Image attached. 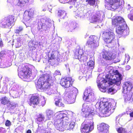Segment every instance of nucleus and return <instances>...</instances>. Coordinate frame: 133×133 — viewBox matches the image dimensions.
I'll use <instances>...</instances> for the list:
<instances>
[{
    "label": "nucleus",
    "mask_w": 133,
    "mask_h": 133,
    "mask_svg": "<svg viewBox=\"0 0 133 133\" xmlns=\"http://www.w3.org/2000/svg\"><path fill=\"white\" fill-rule=\"evenodd\" d=\"M31 133V131L30 129H29V130H28L27 131V132H26V133Z\"/></svg>",
    "instance_id": "47"
},
{
    "label": "nucleus",
    "mask_w": 133,
    "mask_h": 133,
    "mask_svg": "<svg viewBox=\"0 0 133 133\" xmlns=\"http://www.w3.org/2000/svg\"><path fill=\"white\" fill-rule=\"evenodd\" d=\"M0 67L1 68H3V66H2V65H1Z\"/></svg>",
    "instance_id": "50"
},
{
    "label": "nucleus",
    "mask_w": 133,
    "mask_h": 133,
    "mask_svg": "<svg viewBox=\"0 0 133 133\" xmlns=\"http://www.w3.org/2000/svg\"><path fill=\"white\" fill-rule=\"evenodd\" d=\"M76 1L77 0H69V2L71 4H72L73 5H75Z\"/></svg>",
    "instance_id": "40"
},
{
    "label": "nucleus",
    "mask_w": 133,
    "mask_h": 133,
    "mask_svg": "<svg viewBox=\"0 0 133 133\" xmlns=\"http://www.w3.org/2000/svg\"><path fill=\"white\" fill-rule=\"evenodd\" d=\"M54 80L51 75L47 74H42L35 82L36 87L38 90H48L53 85Z\"/></svg>",
    "instance_id": "2"
},
{
    "label": "nucleus",
    "mask_w": 133,
    "mask_h": 133,
    "mask_svg": "<svg viewBox=\"0 0 133 133\" xmlns=\"http://www.w3.org/2000/svg\"><path fill=\"white\" fill-rule=\"evenodd\" d=\"M107 82V81L104 78L98 79L97 81V86L101 91L103 92L105 91L107 85L106 83Z\"/></svg>",
    "instance_id": "15"
},
{
    "label": "nucleus",
    "mask_w": 133,
    "mask_h": 133,
    "mask_svg": "<svg viewBox=\"0 0 133 133\" xmlns=\"http://www.w3.org/2000/svg\"><path fill=\"white\" fill-rule=\"evenodd\" d=\"M50 23L48 22H46L45 23H42L41 22H39L38 23L37 28L39 31L42 29L43 30H46L50 26Z\"/></svg>",
    "instance_id": "20"
},
{
    "label": "nucleus",
    "mask_w": 133,
    "mask_h": 133,
    "mask_svg": "<svg viewBox=\"0 0 133 133\" xmlns=\"http://www.w3.org/2000/svg\"><path fill=\"white\" fill-rule=\"evenodd\" d=\"M57 15L58 16L61 18H63L66 16V13L64 10H61L58 11Z\"/></svg>",
    "instance_id": "25"
},
{
    "label": "nucleus",
    "mask_w": 133,
    "mask_h": 133,
    "mask_svg": "<svg viewBox=\"0 0 133 133\" xmlns=\"http://www.w3.org/2000/svg\"><path fill=\"white\" fill-rule=\"evenodd\" d=\"M98 109L100 112L103 114L110 115L114 111L115 108L112 104L107 102L101 101L98 104Z\"/></svg>",
    "instance_id": "7"
},
{
    "label": "nucleus",
    "mask_w": 133,
    "mask_h": 133,
    "mask_svg": "<svg viewBox=\"0 0 133 133\" xmlns=\"http://www.w3.org/2000/svg\"><path fill=\"white\" fill-rule=\"evenodd\" d=\"M75 123L74 122H71L69 124V129H72L74 127Z\"/></svg>",
    "instance_id": "35"
},
{
    "label": "nucleus",
    "mask_w": 133,
    "mask_h": 133,
    "mask_svg": "<svg viewBox=\"0 0 133 133\" xmlns=\"http://www.w3.org/2000/svg\"><path fill=\"white\" fill-rule=\"evenodd\" d=\"M56 50H54L53 51H52V52L51 55V56L49 57V61L50 60L54 59H55L56 57L55 55H54V54L56 52Z\"/></svg>",
    "instance_id": "29"
},
{
    "label": "nucleus",
    "mask_w": 133,
    "mask_h": 133,
    "mask_svg": "<svg viewBox=\"0 0 133 133\" xmlns=\"http://www.w3.org/2000/svg\"><path fill=\"white\" fill-rule=\"evenodd\" d=\"M56 73H57V72H58V74H60V72H59L58 71H55Z\"/></svg>",
    "instance_id": "48"
},
{
    "label": "nucleus",
    "mask_w": 133,
    "mask_h": 133,
    "mask_svg": "<svg viewBox=\"0 0 133 133\" xmlns=\"http://www.w3.org/2000/svg\"><path fill=\"white\" fill-rule=\"evenodd\" d=\"M33 66L29 64L20 65L18 69V75L23 79H27L32 75Z\"/></svg>",
    "instance_id": "5"
},
{
    "label": "nucleus",
    "mask_w": 133,
    "mask_h": 133,
    "mask_svg": "<svg viewBox=\"0 0 133 133\" xmlns=\"http://www.w3.org/2000/svg\"><path fill=\"white\" fill-rule=\"evenodd\" d=\"M129 115L130 117L133 118V111H132V112L130 113Z\"/></svg>",
    "instance_id": "46"
},
{
    "label": "nucleus",
    "mask_w": 133,
    "mask_h": 133,
    "mask_svg": "<svg viewBox=\"0 0 133 133\" xmlns=\"http://www.w3.org/2000/svg\"><path fill=\"white\" fill-rule=\"evenodd\" d=\"M128 66V67H129V66H130L129 65H128V66Z\"/></svg>",
    "instance_id": "52"
},
{
    "label": "nucleus",
    "mask_w": 133,
    "mask_h": 133,
    "mask_svg": "<svg viewBox=\"0 0 133 133\" xmlns=\"http://www.w3.org/2000/svg\"><path fill=\"white\" fill-rule=\"evenodd\" d=\"M75 29V28H74V29Z\"/></svg>",
    "instance_id": "53"
},
{
    "label": "nucleus",
    "mask_w": 133,
    "mask_h": 133,
    "mask_svg": "<svg viewBox=\"0 0 133 133\" xmlns=\"http://www.w3.org/2000/svg\"><path fill=\"white\" fill-rule=\"evenodd\" d=\"M23 30V28L22 26H19L18 29L15 30V32L16 34H19L20 32L22 31Z\"/></svg>",
    "instance_id": "32"
},
{
    "label": "nucleus",
    "mask_w": 133,
    "mask_h": 133,
    "mask_svg": "<svg viewBox=\"0 0 133 133\" xmlns=\"http://www.w3.org/2000/svg\"><path fill=\"white\" fill-rule=\"evenodd\" d=\"M132 110L130 109H128L126 111V113L127 115H129L130 114V113L132 111Z\"/></svg>",
    "instance_id": "41"
},
{
    "label": "nucleus",
    "mask_w": 133,
    "mask_h": 133,
    "mask_svg": "<svg viewBox=\"0 0 133 133\" xmlns=\"http://www.w3.org/2000/svg\"><path fill=\"white\" fill-rule=\"evenodd\" d=\"M88 65L90 67H93L94 65V62L92 61H89L87 63Z\"/></svg>",
    "instance_id": "33"
},
{
    "label": "nucleus",
    "mask_w": 133,
    "mask_h": 133,
    "mask_svg": "<svg viewBox=\"0 0 133 133\" xmlns=\"http://www.w3.org/2000/svg\"><path fill=\"white\" fill-rule=\"evenodd\" d=\"M85 51L82 49L75 50L74 52V58L79 60L81 62H85L88 59L87 56L84 54Z\"/></svg>",
    "instance_id": "10"
},
{
    "label": "nucleus",
    "mask_w": 133,
    "mask_h": 133,
    "mask_svg": "<svg viewBox=\"0 0 133 133\" xmlns=\"http://www.w3.org/2000/svg\"><path fill=\"white\" fill-rule=\"evenodd\" d=\"M47 115L48 116H52L53 115V113L52 111L49 110L47 111Z\"/></svg>",
    "instance_id": "36"
},
{
    "label": "nucleus",
    "mask_w": 133,
    "mask_h": 133,
    "mask_svg": "<svg viewBox=\"0 0 133 133\" xmlns=\"http://www.w3.org/2000/svg\"><path fill=\"white\" fill-rule=\"evenodd\" d=\"M0 45L1 46H3V43L1 39H0Z\"/></svg>",
    "instance_id": "45"
},
{
    "label": "nucleus",
    "mask_w": 133,
    "mask_h": 133,
    "mask_svg": "<svg viewBox=\"0 0 133 133\" xmlns=\"http://www.w3.org/2000/svg\"><path fill=\"white\" fill-rule=\"evenodd\" d=\"M98 15V14H95L92 17V19L94 21H96L99 18Z\"/></svg>",
    "instance_id": "34"
},
{
    "label": "nucleus",
    "mask_w": 133,
    "mask_h": 133,
    "mask_svg": "<svg viewBox=\"0 0 133 133\" xmlns=\"http://www.w3.org/2000/svg\"><path fill=\"white\" fill-rule=\"evenodd\" d=\"M70 113H71L70 111H65L64 113L59 114L56 116L54 125L57 129L62 131L68 124V119L70 117Z\"/></svg>",
    "instance_id": "3"
},
{
    "label": "nucleus",
    "mask_w": 133,
    "mask_h": 133,
    "mask_svg": "<svg viewBox=\"0 0 133 133\" xmlns=\"http://www.w3.org/2000/svg\"><path fill=\"white\" fill-rule=\"evenodd\" d=\"M9 106L10 105V108L12 109H13L16 107V105L15 104H11V102H10V104H9Z\"/></svg>",
    "instance_id": "38"
},
{
    "label": "nucleus",
    "mask_w": 133,
    "mask_h": 133,
    "mask_svg": "<svg viewBox=\"0 0 133 133\" xmlns=\"http://www.w3.org/2000/svg\"><path fill=\"white\" fill-rule=\"evenodd\" d=\"M73 81L71 77H68L61 79L60 83L64 88H68L71 87Z\"/></svg>",
    "instance_id": "14"
},
{
    "label": "nucleus",
    "mask_w": 133,
    "mask_h": 133,
    "mask_svg": "<svg viewBox=\"0 0 133 133\" xmlns=\"http://www.w3.org/2000/svg\"><path fill=\"white\" fill-rule=\"evenodd\" d=\"M21 39L20 38H18L17 39V42H18L19 43H20V44L19 45H18L17 46H16V48H19L20 47V46H21L20 42L21 41Z\"/></svg>",
    "instance_id": "39"
},
{
    "label": "nucleus",
    "mask_w": 133,
    "mask_h": 133,
    "mask_svg": "<svg viewBox=\"0 0 133 133\" xmlns=\"http://www.w3.org/2000/svg\"><path fill=\"white\" fill-rule=\"evenodd\" d=\"M11 125V123L10 121L9 120H7L5 122V125L6 126L9 127Z\"/></svg>",
    "instance_id": "37"
},
{
    "label": "nucleus",
    "mask_w": 133,
    "mask_h": 133,
    "mask_svg": "<svg viewBox=\"0 0 133 133\" xmlns=\"http://www.w3.org/2000/svg\"><path fill=\"white\" fill-rule=\"evenodd\" d=\"M128 7H127V9L128 10H130V9H132V8L130 6V5L129 4H128Z\"/></svg>",
    "instance_id": "44"
},
{
    "label": "nucleus",
    "mask_w": 133,
    "mask_h": 133,
    "mask_svg": "<svg viewBox=\"0 0 133 133\" xmlns=\"http://www.w3.org/2000/svg\"><path fill=\"white\" fill-rule=\"evenodd\" d=\"M120 2V0H105V6L108 10H115L119 7Z\"/></svg>",
    "instance_id": "9"
},
{
    "label": "nucleus",
    "mask_w": 133,
    "mask_h": 133,
    "mask_svg": "<svg viewBox=\"0 0 133 133\" xmlns=\"http://www.w3.org/2000/svg\"><path fill=\"white\" fill-rule=\"evenodd\" d=\"M82 115L86 118H90V119L85 121V123L82 124L81 127V131L82 133H89L93 129L94 122L92 117L95 114L94 110L90 109L89 107L83 106L82 109Z\"/></svg>",
    "instance_id": "1"
},
{
    "label": "nucleus",
    "mask_w": 133,
    "mask_h": 133,
    "mask_svg": "<svg viewBox=\"0 0 133 133\" xmlns=\"http://www.w3.org/2000/svg\"><path fill=\"white\" fill-rule=\"evenodd\" d=\"M45 118L43 115L42 114H40L37 116V117L36 118L37 122H41L43 121Z\"/></svg>",
    "instance_id": "26"
},
{
    "label": "nucleus",
    "mask_w": 133,
    "mask_h": 133,
    "mask_svg": "<svg viewBox=\"0 0 133 133\" xmlns=\"http://www.w3.org/2000/svg\"><path fill=\"white\" fill-rule=\"evenodd\" d=\"M102 37L104 41L107 44L111 43L114 45L116 43L115 36L112 32L104 31L102 34Z\"/></svg>",
    "instance_id": "8"
},
{
    "label": "nucleus",
    "mask_w": 133,
    "mask_h": 133,
    "mask_svg": "<svg viewBox=\"0 0 133 133\" xmlns=\"http://www.w3.org/2000/svg\"><path fill=\"white\" fill-rule=\"evenodd\" d=\"M68 90L66 91L68 95H75L76 93V89L74 87H72L71 89H69Z\"/></svg>",
    "instance_id": "23"
},
{
    "label": "nucleus",
    "mask_w": 133,
    "mask_h": 133,
    "mask_svg": "<svg viewBox=\"0 0 133 133\" xmlns=\"http://www.w3.org/2000/svg\"><path fill=\"white\" fill-rule=\"evenodd\" d=\"M75 29V28H74V29Z\"/></svg>",
    "instance_id": "54"
},
{
    "label": "nucleus",
    "mask_w": 133,
    "mask_h": 133,
    "mask_svg": "<svg viewBox=\"0 0 133 133\" xmlns=\"http://www.w3.org/2000/svg\"><path fill=\"white\" fill-rule=\"evenodd\" d=\"M54 101L55 105L57 107L61 108L65 107L64 101L60 97L58 96H56Z\"/></svg>",
    "instance_id": "21"
},
{
    "label": "nucleus",
    "mask_w": 133,
    "mask_h": 133,
    "mask_svg": "<svg viewBox=\"0 0 133 133\" xmlns=\"http://www.w3.org/2000/svg\"><path fill=\"white\" fill-rule=\"evenodd\" d=\"M30 12H28V16H29V18H30L31 17H32L33 16V15L34 14L33 13H30Z\"/></svg>",
    "instance_id": "43"
},
{
    "label": "nucleus",
    "mask_w": 133,
    "mask_h": 133,
    "mask_svg": "<svg viewBox=\"0 0 133 133\" xmlns=\"http://www.w3.org/2000/svg\"><path fill=\"white\" fill-rule=\"evenodd\" d=\"M86 2H87L88 4L90 5H93L95 4V0H86Z\"/></svg>",
    "instance_id": "31"
},
{
    "label": "nucleus",
    "mask_w": 133,
    "mask_h": 133,
    "mask_svg": "<svg viewBox=\"0 0 133 133\" xmlns=\"http://www.w3.org/2000/svg\"><path fill=\"white\" fill-rule=\"evenodd\" d=\"M93 94L92 92V89L90 88H87L84 93L83 99L85 100L89 99V101H91L94 97Z\"/></svg>",
    "instance_id": "18"
},
{
    "label": "nucleus",
    "mask_w": 133,
    "mask_h": 133,
    "mask_svg": "<svg viewBox=\"0 0 133 133\" xmlns=\"http://www.w3.org/2000/svg\"><path fill=\"white\" fill-rule=\"evenodd\" d=\"M39 96L37 95H32L28 101V103L31 106L34 107L39 104Z\"/></svg>",
    "instance_id": "17"
},
{
    "label": "nucleus",
    "mask_w": 133,
    "mask_h": 133,
    "mask_svg": "<svg viewBox=\"0 0 133 133\" xmlns=\"http://www.w3.org/2000/svg\"><path fill=\"white\" fill-rule=\"evenodd\" d=\"M128 16L130 20L133 21V9L131 10L130 13L128 15Z\"/></svg>",
    "instance_id": "30"
},
{
    "label": "nucleus",
    "mask_w": 133,
    "mask_h": 133,
    "mask_svg": "<svg viewBox=\"0 0 133 133\" xmlns=\"http://www.w3.org/2000/svg\"><path fill=\"white\" fill-rule=\"evenodd\" d=\"M99 39L94 35H91L87 41L86 45L90 48H95L99 45Z\"/></svg>",
    "instance_id": "12"
},
{
    "label": "nucleus",
    "mask_w": 133,
    "mask_h": 133,
    "mask_svg": "<svg viewBox=\"0 0 133 133\" xmlns=\"http://www.w3.org/2000/svg\"><path fill=\"white\" fill-rule=\"evenodd\" d=\"M116 130L118 133H128L127 129L125 128L122 127L117 128Z\"/></svg>",
    "instance_id": "24"
},
{
    "label": "nucleus",
    "mask_w": 133,
    "mask_h": 133,
    "mask_svg": "<svg viewBox=\"0 0 133 133\" xmlns=\"http://www.w3.org/2000/svg\"><path fill=\"white\" fill-rule=\"evenodd\" d=\"M114 78L111 79L110 81V82L112 84H114L117 85H120L121 83V81L122 79V75L117 70L114 71Z\"/></svg>",
    "instance_id": "13"
},
{
    "label": "nucleus",
    "mask_w": 133,
    "mask_h": 133,
    "mask_svg": "<svg viewBox=\"0 0 133 133\" xmlns=\"http://www.w3.org/2000/svg\"><path fill=\"white\" fill-rule=\"evenodd\" d=\"M109 125L104 123H102L97 125V129L99 131L102 133H108Z\"/></svg>",
    "instance_id": "19"
},
{
    "label": "nucleus",
    "mask_w": 133,
    "mask_h": 133,
    "mask_svg": "<svg viewBox=\"0 0 133 133\" xmlns=\"http://www.w3.org/2000/svg\"><path fill=\"white\" fill-rule=\"evenodd\" d=\"M114 89L113 87H111L109 89L108 91L109 92H111L113 91H114Z\"/></svg>",
    "instance_id": "42"
},
{
    "label": "nucleus",
    "mask_w": 133,
    "mask_h": 133,
    "mask_svg": "<svg viewBox=\"0 0 133 133\" xmlns=\"http://www.w3.org/2000/svg\"><path fill=\"white\" fill-rule=\"evenodd\" d=\"M39 104L42 106H44L45 104V100L44 97L38 99Z\"/></svg>",
    "instance_id": "27"
},
{
    "label": "nucleus",
    "mask_w": 133,
    "mask_h": 133,
    "mask_svg": "<svg viewBox=\"0 0 133 133\" xmlns=\"http://www.w3.org/2000/svg\"><path fill=\"white\" fill-rule=\"evenodd\" d=\"M16 5L19 6L25 4L26 2L25 0H17L16 1Z\"/></svg>",
    "instance_id": "28"
},
{
    "label": "nucleus",
    "mask_w": 133,
    "mask_h": 133,
    "mask_svg": "<svg viewBox=\"0 0 133 133\" xmlns=\"http://www.w3.org/2000/svg\"><path fill=\"white\" fill-rule=\"evenodd\" d=\"M1 103L2 104L6 105L10 104V101L6 96L2 97L0 99Z\"/></svg>",
    "instance_id": "22"
},
{
    "label": "nucleus",
    "mask_w": 133,
    "mask_h": 133,
    "mask_svg": "<svg viewBox=\"0 0 133 133\" xmlns=\"http://www.w3.org/2000/svg\"><path fill=\"white\" fill-rule=\"evenodd\" d=\"M112 25L117 26L116 31L118 35H124L129 33V29H127V25L124 19L120 16H117L112 19Z\"/></svg>",
    "instance_id": "4"
},
{
    "label": "nucleus",
    "mask_w": 133,
    "mask_h": 133,
    "mask_svg": "<svg viewBox=\"0 0 133 133\" xmlns=\"http://www.w3.org/2000/svg\"><path fill=\"white\" fill-rule=\"evenodd\" d=\"M15 17L13 15H10L5 17L2 22V27L6 28L14 25L15 22Z\"/></svg>",
    "instance_id": "11"
},
{
    "label": "nucleus",
    "mask_w": 133,
    "mask_h": 133,
    "mask_svg": "<svg viewBox=\"0 0 133 133\" xmlns=\"http://www.w3.org/2000/svg\"><path fill=\"white\" fill-rule=\"evenodd\" d=\"M4 129V128H2V127H1V128H0V130H2V129Z\"/></svg>",
    "instance_id": "49"
},
{
    "label": "nucleus",
    "mask_w": 133,
    "mask_h": 133,
    "mask_svg": "<svg viewBox=\"0 0 133 133\" xmlns=\"http://www.w3.org/2000/svg\"><path fill=\"white\" fill-rule=\"evenodd\" d=\"M133 87V83L129 82H125L123 85L122 91L125 102L133 101V94L131 90Z\"/></svg>",
    "instance_id": "6"
},
{
    "label": "nucleus",
    "mask_w": 133,
    "mask_h": 133,
    "mask_svg": "<svg viewBox=\"0 0 133 133\" xmlns=\"http://www.w3.org/2000/svg\"><path fill=\"white\" fill-rule=\"evenodd\" d=\"M102 58L106 61H113L115 58L112 53L110 51H105L102 54Z\"/></svg>",
    "instance_id": "16"
},
{
    "label": "nucleus",
    "mask_w": 133,
    "mask_h": 133,
    "mask_svg": "<svg viewBox=\"0 0 133 133\" xmlns=\"http://www.w3.org/2000/svg\"><path fill=\"white\" fill-rule=\"evenodd\" d=\"M72 7V6H70V8H71Z\"/></svg>",
    "instance_id": "51"
}]
</instances>
